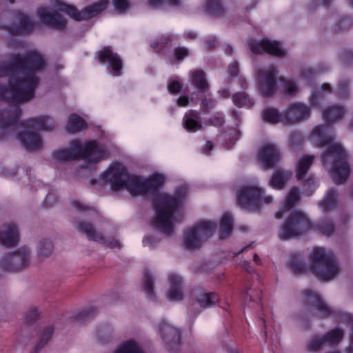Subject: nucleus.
<instances>
[{
  "label": "nucleus",
  "mask_w": 353,
  "mask_h": 353,
  "mask_svg": "<svg viewBox=\"0 0 353 353\" xmlns=\"http://www.w3.org/2000/svg\"><path fill=\"white\" fill-rule=\"evenodd\" d=\"M168 89L170 93L177 94L181 89V84L178 81H172L168 85Z\"/></svg>",
  "instance_id": "obj_61"
},
{
  "label": "nucleus",
  "mask_w": 353,
  "mask_h": 353,
  "mask_svg": "<svg viewBox=\"0 0 353 353\" xmlns=\"http://www.w3.org/2000/svg\"><path fill=\"white\" fill-rule=\"evenodd\" d=\"M159 242V239H157L152 236H145L143 240V244L144 246H148L149 248H154Z\"/></svg>",
  "instance_id": "obj_63"
},
{
  "label": "nucleus",
  "mask_w": 353,
  "mask_h": 353,
  "mask_svg": "<svg viewBox=\"0 0 353 353\" xmlns=\"http://www.w3.org/2000/svg\"><path fill=\"white\" fill-rule=\"evenodd\" d=\"M19 236L17 226L14 223L3 224L0 228V243L6 246L15 245Z\"/></svg>",
  "instance_id": "obj_23"
},
{
  "label": "nucleus",
  "mask_w": 353,
  "mask_h": 353,
  "mask_svg": "<svg viewBox=\"0 0 353 353\" xmlns=\"http://www.w3.org/2000/svg\"><path fill=\"white\" fill-rule=\"evenodd\" d=\"M338 193L334 188H330L319 205L323 211H329L333 209L337 204Z\"/></svg>",
  "instance_id": "obj_36"
},
{
  "label": "nucleus",
  "mask_w": 353,
  "mask_h": 353,
  "mask_svg": "<svg viewBox=\"0 0 353 353\" xmlns=\"http://www.w3.org/2000/svg\"><path fill=\"white\" fill-rule=\"evenodd\" d=\"M309 106L301 103H295L289 105L284 112L285 125H294L307 119L310 115Z\"/></svg>",
  "instance_id": "obj_19"
},
{
  "label": "nucleus",
  "mask_w": 353,
  "mask_h": 353,
  "mask_svg": "<svg viewBox=\"0 0 353 353\" xmlns=\"http://www.w3.org/2000/svg\"><path fill=\"white\" fill-rule=\"evenodd\" d=\"M309 267L319 279L324 281L332 280L340 272L338 261L333 253L321 247L312 250Z\"/></svg>",
  "instance_id": "obj_6"
},
{
  "label": "nucleus",
  "mask_w": 353,
  "mask_h": 353,
  "mask_svg": "<svg viewBox=\"0 0 353 353\" xmlns=\"http://www.w3.org/2000/svg\"><path fill=\"white\" fill-rule=\"evenodd\" d=\"M178 37L175 34H163L151 42V48L158 53L165 54L167 50L176 43Z\"/></svg>",
  "instance_id": "obj_26"
},
{
  "label": "nucleus",
  "mask_w": 353,
  "mask_h": 353,
  "mask_svg": "<svg viewBox=\"0 0 353 353\" xmlns=\"http://www.w3.org/2000/svg\"><path fill=\"white\" fill-rule=\"evenodd\" d=\"M112 331L113 328L111 325H103L97 330V337L100 341L106 342L110 339Z\"/></svg>",
  "instance_id": "obj_50"
},
{
  "label": "nucleus",
  "mask_w": 353,
  "mask_h": 353,
  "mask_svg": "<svg viewBox=\"0 0 353 353\" xmlns=\"http://www.w3.org/2000/svg\"><path fill=\"white\" fill-rule=\"evenodd\" d=\"M257 158L265 169H270L279 161L281 152L275 144L267 143L261 146Z\"/></svg>",
  "instance_id": "obj_17"
},
{
  "label": "nucleus",
  "mask_w": 353,
  "mask_h": 353,
  "mask_svg": "<svg viewBox=\"0 0 353 353\" xmlns=\"http://www.w3.org/2000/svg\"><path fill=\"white\" fill-rule=\"evenodd\" d=\"M154 279L152 273L148 270H145L142 279V290L150 299L154 298Z\"/></svg>",
  "instance_id": "obj_40"
},
{
  "label": "nucleus",
  "mask_w": 353,
  "mask_h": 353,
  "mask_svg": "<svg viewBox=\"0 0 353 353\" xmlns=\"http://www.w3.org/2000/svg\"><path fill=\"white\" fill-rule=\"evenodd\" d=\"M303 301L305 312L307 314L313 315L317 312L319 316L324 318L330 315L336 316L340 313L334 311L316 292L311 290L304 291Z\"/></svg>",
  "instance_id": "obj_11"
},
{
  "label": "nucleus",
  "mask_w": 353,
  "mask_h": 353,
  "mask_svg": "<svg viewBox=\"0 0 353 353\" xmlns=\"http://www.w3.org/2000/svg\"><path fill=\"white\" fill-rule=\"evenodd\" d=\"M190 79L192 84L201 92H205L209 90V83L203 70H195L191 72Z\"/></svg>",
  "instance_id": "obj_33"
},
{
  "label": "nucleus",
  "mask_w": 353,
  "mask_h": 353,
  "mask_svg": "<svg viewBox=\"0 0 353 353\" xmlns=\"http://www.w3.org/2000/svg\"><path fill=\"white\" fill-rule=\"evenodd\" d=\"M334 139V129L329 125H317L312 132V139L317 146H326L325 152L321 155L323 166L331 171L335 183L343 184L347 180L350 170L345 150Z\"/></svg>",
  "instance_id": "obj_2"
},
{
  "label": "nucleus",
  "mask_w": 353,
  "mask_h": 353,
  "mask_svg": "<svg viewBox=\"0 0 353 353\" xmlns=\"http://www.w3.org/2000/svg\"><path fill=\"white\" fill-rule=\"evenodd\" d=\"M277 72L274 66L258 71L259 88L262 95L272 96L276 90V77Z\"/></svg>",
  "instance_id": "obj_15"
},
{
  "label": "nucleus",
  "mask_w": 353,
  "mask_h": 353,
  "mask_svg": "<svg viewBox=\"0 0 353 353\" xmlns=\"http://www.w3.org/2000/svg\"><path fill=\"white\" fill-rule=\"evenodd\" d=\"M315 157L313 155H304L296 163V177L297 180L304 178L308 170L313 163Z\"/></svg>",
  "instance_id": "obj_35"
},
{
  "label": "nucleus",
  "mask_w": 353,
  "mask_h": 353,
  "mask_svg": "<svg viewBox=\"0 0 353 353\" xmlns=\"http://www.w3.org/2000/svg\"><path fill=\"white\" fill-rule=\"evenodd\" d=\"M290 270L296 274H301L305 270V265L299 258L292 256L288 264Z\"/></svg>",
  "instance_id": "obj_52"
},
{
  "label": "nucleus",
  "mask_w": 353,
  "mask_h": 353,
  "mask_svg": "<svg viewBox=\"0 0 353 353\" xmlns=\"http://www.w3.org/2000/svg\"><path fill=\"white\" fill-rule=\"evenodd\" d=\"M21 115V110L18 105H12L8 110L0 111V128L6 129L11 126L17 127L22 125L18 123V119Z\"/></svg>",
  "instance_id": "obj_21"
},
{
  "label": "nucleus",
  "mask_w": 353,
  "mask_h": 353,
  "mask_svg": "<svg viewBox=\"0 0 353 353\" xmlns=\"http://www.w3.org/2000/svg\"><path fill=\"white\" fill-rule=\"evenodd\" d=\"M238 204L248 210H259L262 203L273 201L270 195H264V191L256 185H244L236 192Z\"/></svg>",
  "instance_id": "obj_8"
},
{
  "label": "nucleus",
  "mask_w": 353,
  "mask_h": 353,
  "mask_svg": "<svg viewBox=\"0 0 353 353\" xmlns=\"http://www.w3.org/2000/svg\"><path fill=\"white\" fill-rule=\"evenodd\" d=\"M261 116L263 120L265 121V122L272 124L281 123L285 125V117L284 114V112H279L276 109L272 107H268L265 108L261 113Z\"/></svg>",
  "instance_id": "obj_32"
},
{
  "label": "nucleus",
  "mask_w": 353,
  "mask_h": 353,
  "mask_svg": "<svg viewBox=\"0 0 353 353\" xmlns=\"http://www.w3.org/2000/svg\"><path fill=\"white\" fill-rule=\"evenodd\" d=\"M183 125L190 132L201 130L203 126L199 112L193 110L187 112L183 119Z\"/></svg>",
  "instance_id": "obj_28"
},
{
  "label": "nucleus",
  "mask_w": 353,
  "mask_h": 353,
  "mask_svg": "<svg viewBox=\"0 0 353 353\" xmlns=\"http://www.w3.org/2000/svg\"><path fill=\"white\" fill-rule=\"evenodd\" d=\"M159 333L161 339L171 349L176 345L180 340V332L171 325L162 321L159 325Z\"/></svg>",
  "instance_id": "obj_24"
},
{
  "label": "nucleus",
  "mask_w": 353,
  "mask_h": 353,
  "mask_svg": "<svg viewBox=\"0 0 353 353\" xmlns=\"http://www.w3.org/2000/svg\"><path fill=\"white\" fill-rule=\"evenodd\" d=\"M343 338V331L334 328L322 336H314L311 338L307 344L310 352H319L327 345H336Z\"/></svg>",
  "instance_id": "obj_14"
},
{
  "label": "nucleus",
  "mask_w": 353,
  "mask_h": 353,
  "mask_svg": "<svg viewBox=\"0 0 353 353\" xmlns=\"http://www.w3.org/2000/svg\"><path fill=\"white\" fill-rule=\"evenodd\" d=\"M57 123L50 117L41 115L32 118L26 121V127L28 128H36L38 130L50 132L57 127Z\"/></svg>",
  "instance_id": "obj_25"
},
{
  "label": "nucleus",
  "mask_w": 353,
  "mask_h": 353,
  "mask_svg": "<svg viewBox=\"0 0 353 353\" xmlns=\"http://www.w3.org/2000/svg\"><path fill=\"white\" fill-rule=\"evenodd\" d=\"M170 288L168 292V296L170 301L182 300V279L179 276L171 274L169 276Z\"/></svg>",
  "instance_id": "obj_30"
},
{
  "label": "nucleus",
  "mask_w": 353,
  "mask_h": 353,
  "mask_svg": "<svg viewBox=\"0 0 353 353\" xmlns=\"http://www.w3.org/2000/svg\"><path fill=\"white\" fill-rule=\"evenodd\" d=\"M103 180L110 184L115 191L126 189L132 195H143L154 191L164 183L165 178L159 174L151 175L148 179L130 176L126 168L119 163L111 165L102 174Z\"/></svg>",
  "instance_id": "obj_3"
},
{
  "label": "nucleus",
  "mask_w": 353,
  "mask_h": 353,
  "mask_svg": "<svg viewBox=\"0 0 353 353\" xmlns=\"http://www.w3.org/2000/svg\"><path fill=\"white\" fill-rule=\"evenodd\" d=\"M292 175L291 171L279 168L273 172L269 184L274 189L282 190L285 187Z\"/></svg>",
  "instance_id": "obj_27"
},
{
  "label": "nucleus",
  "mask_w": 353,
  "mask_h": 353,
  "mask_svg": "<svg viewBox=\"0 0 353 353\" xmlns=\"http://www.w3.org/2000/svg\"><path fill=\"white\" fill-rule=\"evenodd\" d=\"M189 55L190 51L188 48L178 46L172 50V55L168 56V59L172 63H180Z\"/></svg>",
  "instance_id": "obj_45"
},
{
  "label": "nucleus",
  "mask_w": 353,
  "mask_h": 353,
  "mask_svg": "<svg viewBox=\"0 0 353 353\" xmlns=\"http://www.w3.org/2000/svg\"><path fill=\"white\" fill-rule=\"evenodd\" d=\"M77 228L79 232L85 234L89 240L98 241L101 243H106L103 235L97 232L93 224L90 222L85 221H79L77 225Z\"/></svg>",
  "instance_id": "obj_29"
},
{
  "label": "nucleus",
  "mask_w": 353,
  "mask_h": 353,
  "mask_svg": "<svg viewBox=\"0 0 353 353\" xmlns=\"http://www.w3.org/2000/svg\"><path fill=\"white\" fill-rule=\"evenodd\" d=\"M234 103L239 107H252L254 102L252 99L245 92H237L232 97Z\"/></svg>",
  "instance_id": "obj_46"
},
{
  "label": "nucleus",
  "mask_w": 353,
  "mask_h": 353,
  "mask_svg": "<svg viewBox=\"0 0 353 353\" xmlns=\"http://www.w3.org/2000/svg\"><path fill=\"white\" fill-rule=\"evenodd\" d=\"M54 328L52 326H48L43 330L41 335L39 336V343L35 347V352L39 353V351L48 343L51 338Z\"/></svg>",
  "instance_id": "obj_47"
},
{
  "label": "nucleus",
  "mask_w": 353,
  "mask_h": 353,
  "mask_svg": "<svg viewBox=\"0 0 353 353\" xmlns=\"http://www.w3.org/2000/svg\"><path fill=\"white\" fill-rule=\"evenodd\" d=\"M43 58L37 51L24 56L13 54L0 65V77H8V85L0 86V99L17 103L34 98L39 79L36 74L45 68Z\"/></svg>",
  "instance_id": "obj_1"
},
{
  "label": "nucleus",
  "mask_w": 353,
  "mask_h": 353,
  "mask_svg": "<svg viewBox=\"0 0 353 353\" xmlns=\"http://www.w3.org/2000/svg\"><path fill=\"white\" fill-rule=\"evenodd\" d=\"M196 302L203 307H211L219 301V296L214 292H200L196 296Z\"/></svg>",
  "instance_id": "obj_38"
},
{
  "label": "nucleus",
  "mask_w": 353,
  "mask_h": 353,
  "mask_svg": "<svg viewBox=\"0 0 353 353\" xmlns=\"http://www.w3.org/2000/svg\"><path fill=\"white\" fill-rule=\"evenodd\" d=\"M205 10L211 15L219 16L223 13L224 8L220 0H207Z\"/></svg>",
  "instance_id": "obj_44"
},
{
  "label": "nucleus",
  "mask_w": 353,
  "mask_h": 353,
  "mask_svg": "<svg viewBox=\"0 0 353 353\" xmlns=\"http://www.w3.org/2000/svg\"><path fill=\"white\" fill-rule=\"evenodd\" d=\"M345 113V110L341 105H333L326 108L322 112V117L325 123L332 124L341 120Z\"/></svg>",
  "instance_id": "obj_31"
},
{
  "label": "nucleus",
  "mask_w": 353,
  "mask_h": 353,
  "mask_svg": "<svg viewBox=\"0 0 353 353\" xmlns=\"http://www.w3.org/2000/svg\"><path fill=\"white\" fill-rule=\"evenodd\" d=\"M17 137L27 150H37L42 145L41 136L30 130H26L23 132H17Z\"/></svg>",
  "instance_id": "obj_22"
},
{
  "label": "nucleus",
  "mask_w": 353,
  "mask_h": 353,
  "mask_svg": "<svg viewBox=\"0 0 353 353\" xmlns=\"http://www.w3.org/2000/svg\"><path fill=\"white\" fill-rule=\"evenodd\" d=\"M338 94L341 98H347L349 96L348 82L347 81L343 80L339 82Z\"/></svg>",
  "instance_id": "obj_58"
},
{
  "label": "nucleus",
  "mask_w": 353,
  "mask_h": 353,
  "mask_svg": "<svg viewBox=\"0 0 353 353\" xmlns=\"http://www.w3.org/2000/svg\"><path fill=\"white\" fill-rule=\"evenodd\" d=\"M233 228V219L228 213H225L220 221L219 238L226 239L230 236Z\"/></svg>",
  "instance_id": "obj_37"
},
{
  "label": "nucleus",
  "mask_w": 353,
  "mask_h": 353,
  "mask_svg": "<svg viewBox=\"0 0 353 353\" xmlns=\"http://www.w3.org/2000/svg\"><path fill=\"white\" fill-rule=\"evenodd\" d=\"M300 194L299 189L296 187L291 188L285 199V208H291L298 202Z\"/></svg>",
  "instance_id": "obj_48"
},
{
  "label": "nucleus",
  "mask_w": 353,
  "mask_h": 353,
  "mask_svg": "<svg viewBox=\"0 0 353 353\" xmlns=\"http://www.w3.org/2000/svg\"><path fill=\"white\" fill-rule=\"evenodd\" d=\"M316 181L313 176H309L303 183V188L309 194H312L316 188Z\"/></svg>",
  "instance_id": "obj_59"
},
{
  "label": "nucleus",
  "mask_w": 353,
  "mask_h": 353,
  "mask_svg": "<svg viewBox=\"0 0 353 353\" xmlns=\"http://www.w3.org/2000/svg\"><path fill=\"white\" fill-rule=\"evenodd\" d=\"M248 46L254 54L267 52L279 57H283L285 55V50L281 48V44L278 41H272L268 39H263L260 41L250 40Z\"/></svg>",
  "instance_id": "obj_16"
},
{
  "label": "nucleus",
  "mask_w": 353,
  "mask_h": 353,
  "mask_svg": "<svg viewBox=\"0 0 353 353\" xmlns=\"http://www.w3.org/2000/svg\"><path fill=\"white\" fill-rule=\"evenodd\" d=\"M182 0H148V3L154 8H164L167 6H178Z\"/></svg>",
  "instance_id": "obj_51"
},
{
  "label": "nucleus",
  "mask_w": 353,
  "mask_h": 353,
  "mask_svg": "<svg viewBox=\"0 0 353 353\" xmlns=\"http://www.w3.org/2000/svg\"><path fill=\"white\" fill-rule=\"evenodd\" d=\"M86 128V123L81 117L76 114L70 116L66 127L68 132L76 133Z\"/></svg>",
  "instance_id": "obj_39"
},
{
  "label": "nucleus",
  "mask_w": 353,
  "mask_h": 353,
  "mask_svg": "<svg viewBox=\"0 0 353 353\" xmlns=\"http://www.w3.org/2000/svg\"><path fill=\"white\" fill-rule=\"evenodd\" d=\"M314 228L323 235L330 236L334 230V224L329 219H323L314 224Z\"/></svg>",
  "instance_id": "obj_43"
},
{
  "label": "nucleus",
  "mask_w": 353,
  "mask_h": 353,
  "mask_svg": "<svg viewBox=\"0 0 353 353\" xmlns=\"http://www.w3.org/2000/svg\"><path fill=\"white\" fill-rule=\"evenodd\" d=\"M261 299V292L255 291L253 289H249L244 297V301L246 305H248L250 302L256 301Z\"/></svg>",
  "instance_id": "obj_54"
},
{
  "label": "nucleus",
  "mask_w": 353,
  "mask_h": 353,
  "mask_svg": "<svg viewBox=\"0 0 353 353\" xmlns=\"http://www.w3.org/2000/svg\"><path fill=\"white\" fill-rule=\"evenodd\" d=\"M57 201V196L54 191H50L46 195L44 203L46 205L51 206Z\"/></svg>",
  "instance_id": "obj_62"
},
{
  "label": "nucleus",
  "mask_w": 353,
  "mask_h": 353,
  "mask_svg": "<svg viewBox=\"0 0 353 353\" xmlns=\"http://www.w3.org/2000/svg\"><path fill=\"white\" fill-rule=\"evenodd\" d=\"M72 205L77 209L78 212H88L89 214L96 213L94 209L83 204L79 201H73L72 202Z\"/></svg>",
  "instance_id": "obj_57"
},
{
  "label": "nucleus",
  "mask_w": 353,
  "mask_h": 353,
  "mask_svg": "<svg viewBox=\"0 0 353 353\" xmlns=\"http://www.w3.org/2000/svg\"><path fill=\"white\" fill-rule=\"evenodd\" d=\"M37 14L41 21L50 28L61 30L65 26L66 20L54 10L41 8L38 9Z\"/></svg>",
  "instance_id": "obj_20"
},
{
  "label": "nucleus",
  "mask_w": 353,
  "mask_h": 353,
  "mask_svg": "<svg viewBox=\"0 0 353 353\" xmlns=\"http://www.w3.org/2000/svg\"><path fill=\"white\" fill-rule=\"evenodd\" d=\"M112 353H144V352L137 341L130 340L121 345Z\"/></svg>",
  "instance_id": "obj_42"
},
{
  "label": "nucleus",
  "mask_w": 353,
  "mask_h": 353,
  "mask_svg": "<svg viewBox=\"0 0 353 353\" xmlns=\"http://www.w3.org/2000/svg\"><path fill=\"white\" fill-rule=\"evenodd\" d=\"M216 230V224L211 221H200L193 225L183 232V247L188 250H199Z\"/></svg>",
  "instance_id": "obj_7"
},
{
  "label": "nucleus",
  "mask_w": 353,
  "mask_h": 353,
  "mask_svg": "<svg viewBox=\"0 0 353 353\" xmlns=\"http://www.w3.org/2000/svg\"><path fill=\"white\" fill-rule=\"evenodd\" d=\"M210 122L214 126H221L224 123V119L223 115L218 112L210 119Z\"/></svg>",
  "instance_id": "obj_60"
},
{
  "label": "nucleus",
  "mask_w": 353,
  "mask_h": 353,
  "mask_svg": "<svg viewBox=\"0 0 353 353\" xmlns=\"http://www.w3.org/2000/svg\"><path fill=\"white\" fill-rule=\"evenodd\" d=\"M97 313V310L94 307L83 309L77 315V320L81 323L92 319Z\"/></svg>",
  "instance_id": "obj_49"
},
{
  "label": "nucleus",
  "mask_w": 353,
  "mask_h": 353,
  "mask_svg": "<svg viewBox=\"0 0 353 353\" xmlns=\"http://www.w3.org/2000/svg\"><path fill=\"white\" fill-rule=\"evenodd\" d=\"M34 23L26 14L19 11L12 13L6 12L0 16V26L11 33H29L33 29Z\"/></svg>",
  "instance_id": "obj_10"
},
{
  "label": "nucleus",
  "mask_w": 353,
  "mask_h": 353,
  "mask_svg": "<svg viewBox=\"0 0 353 353\" xmlns=\"http://www.w3.org/2000/svg\"><path fill=\"white\" fill-rule=\"evenodd\" d=\"M332 91L329 83H325L319 88L312 91L310 97V102L313 106H320L324 98Z\"/></svg>",
  "instance_id": "obj_34"
},
{
  "label": "nucleus",
  "mask_w": 353,
  "mask_h": 353,
  "mask_svg": "<svg viewBox=\"0 0 353 353\" xmlns=\"http://www.w3.org/2000/svg\"><path fill=\"white\" fill-rule=\"evenodd\" d=\"M310 227L307 216L301 211H295L286 219L278 236L281 240H287L304 234Z\"/></svg>",
  "instance_id": "obj_9"
},
{
  "label": "nucleus",
  "mask_w": 353,
  "mask_h": 353,
  "mask_svg": "<svg viewBox=\"0 0 353 353\" xmlns=\"http://www.w3.org/2000/svg\"><path fill=\"white\" fill-rule=\"evenodd\" d=\"M53 252V245L51 241L47 239H41L37 248V257L43 261L49 257Z\"/></svg>",
  "instance_id": "obj_41"
},
{
  "label": "nucleus",
  "mask_w": 353,
  "mask_h": 353,
  "mask_svg": "<svg viewBox=\"0 0 353 353\" xmlns=\"http://www.w3.org/2000/svg\"><path fill=\"white\" fill-rule=\"evenodd\" d=\"M188 185H182L177 188L173 196L165 193L158 194L154 201L156 216L154 225L165 236H170L174 231V222L183 200L186 197Z\"/></svg>",
  "instance_id": "obj_4"
},
{
  "label": "nucleus",
  "mask_w": 353,
  "mask_h": 353,
  "mask_svg": "<svg viewBox=\"0 0 353 353\" xmlns=\"http://www.w3.org/2000/svg\"><path fill=\"white\" fill-rule=\"evenodd\" d=\"M205 44L208 50H212L216 48L218 42L214 37L211 36L205 40Z\"/></svg>",
  "instance_id": "obj_64"
},
{
  "label": "nucleus",
  "mask_w": 353,
  "mask_h": 353,
  "mask_svg": "<svg viewBox=\"0 0 353 353\" xmlns=\"http://www.w3.org/2000/svg\"><path fill=\"white\" fill-rule=\"evenodd\" d=\"M109 3L108 0H99L93 4L85 7L81 11H79L74 6L59 3L57 5L58 10L65 12L77 21L86 20L97 17L103 12Z\"/></svg>",
  "instance_id": "obj_12"
},
{
  "label": "nucleus",
  "mask_w": 353,
  "mask_h": 353,
  "mask_svg": "<svg viewBox=\"0 0 353 353\" xmlns=\"http://www.w3.org/2000/svg\"><path fill=\"white\" fill-rule=\"evenodd\" d=\"M106 150L103 145L96 141H90L83 145L78 140L72 141L70 148L58 150L54 152V157L61 161H73L79 158L97 163L105 158Z\"/></svg>",
  "instance_id": "obj_5"
},
{
  "label": "nucleus",
  "mask_w": 353,
  "mask_h": 353,
  "mask_svg": "<svg viewBox=\"0 0 353 353\" xmlns=\"http://www.w3.org/2000/svg\"><path fill=\"white\" fill-rule=\"evenodd\" d=\"M115 9L120 13L125 12L130 8L128 0H113Z\"/></svg>",
  "instance_id": "obj_56"
},
{
  "label": "nucleus",
  "mask_w": 353,
  "mask_h": 353,
  "mask_svg": "<svg viewBox=\"0 0 353 353\" xmlns=\"http://www.w3.org/2000/svg\"><path fill=\"white\" fill-rule=\"evenodd\" d=\"M97 55L101 64L108 63L107 68L112 75L119 76L121 74L123 63L117 53L113 52L108 47H105L97 52Z\"/></svg>",
  "instance_id": "obj_18"
},
{
  "label": "nucleus",
  "mask_w": 353,
  "mask_h": 353,
  "mask_svg": "<svg viewBox=\"0 0 353 353\" xmlns=\"http://www.w3.org/2000/svg\"><path fill=\"white\" fill-rule=\"evenodd\" d=\"M283 82V89L285 94L290 96H294L299 92V88L296 83L290 79H281Z\"/></svg>",
  "instance_id": "obj_53"
},
{
  "label": "nucleus",
  "mask_w": 353,
  "mask_h": 353,
  "mask_svg": "<svg viewBox=\"0 0 353 353\" xmlns=\"http://www.w3.org/2000/svg\"><path fill=\"white\" fill-rule=\"evenodd\" d=\"M352 25V20L349 17H342L340 21H339V23L336 28V31H343L347 30Z\"/></svg>",
  "instance_id": "obj_55"
},
{
  "label": "nucleus",
  "mask_w": 353,
  "mask_h": 353,
  "mask_svg": "<svg viewBox=\"0 0 353 353\" xmlns=\"http://www.w3.org/2000/svg\"><path fill=\"white\" fill-rule=\"evenodd\" d=\"M30 261V251L27 248L4 255L0 259V267L7 271H17L28 265Z\"/></svg>",
  "instance_id": "obj_13"
}]
</instances>
